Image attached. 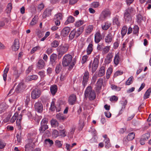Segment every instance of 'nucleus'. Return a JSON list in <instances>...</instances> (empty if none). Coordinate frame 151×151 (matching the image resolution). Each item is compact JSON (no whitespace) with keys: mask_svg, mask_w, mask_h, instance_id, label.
<instances>
[{"mask_svg":"<svg viewBox=\"0 0 151 151\" xmlns=\"http://www.w3.org/2000/svg\"><path fill=\"white\" fill-rule=\"evenodd\" d=\"M81 31L79 28H78L77 30L73 29L72 31L69 35V38L70 40L73 39L75 37L77 38L79 37L81 33Z\"/></svg>","mask_w":151,"mask_h":151,"instance_id":"obj_4","label":"nucleus"},{"mask_svg":"<svg viewBox=\"0 0 151 151\" xmlns=\"http://www.w3.org/2000/svg\"><path fill=\"white\" fill-rule=\"evenodd\" d=\"M56 118L59 120H64L65 118L63 116V114L60 113L56 115Z\"/></svg>","mask_w":151,"mask_h":151,"instance_id":"obj_48","label":"nucleus"},{"mask_svg":"<svg viewBox=\"0 0 151 151\" xmlns=\"http://www.w3.org/2000/svg\"><path fill=\"white\" fill-rule=\"evenodd\" d=\"M113 23L114 25H116L117 26H119L120 24L119 20V17L116 16L113 19Z\"/></svg>","mask_w":151,"mask_h":151,"instance_id":"obj_31","label":"nucleus"},{"mask_svg":"<svg viewBox=\"0 0 151 151\" xmlns=\"http://www.w3.org/2000/svg\"><path fill=\"white\" fill-rule=\"evenodd\" d=\"M6 145V143L2 139H0V149L4 148Z\"/></svg>","mask_w":151,"mask_h":151,"instance_id":"obj_61","label":"nucleus"},{"mask_svg":"<svg viewBox=\"0 0 151 151\" xmlns=\"http://www.w3.org/2000/svg\"><path fill=\"white\" fill-rule=\"evenodd\" d=\"M25 151H33V147L30 143L26 144L24 147Z\"/></svg>","mask_w":151,"mask_h":151,"instance_id":"obj_26","label":"nucleus"},{"mask_svg":"<svg viewBox=\"0 0 151 151\" xmlns=\"http://www.w3.org/2000/svg\"><path fill=\"white\" fill-rule=\"evenodd\" d=\"M55 145L58 148H60L63 145L62 142L58 140H56L55 141Z\"/></svg>","mask_w":151,"mask_h":151,"instance_id":"obj_56","label":"nucleus"},{"mask_svg":"<svg viewBox=\"0 0 151 151\" xmlns=\"http://www.w3.org/2000/svg\"><path fill=\"white\" fill-rule=\"evenodd\" d=\"M70 31V28L68 27L64 28L61 30V35L63 37L67 36Z\"/></svg>","mask_w":151,"mask_h":151,"instance_id":"obj_14","label":"nucleus"},{"mask_svg":"<svg viewBox=\"0 0 151 151\" xmlns=\"http://www.w3.org/2000/svg\"><path fill=\"white\" fill-rule=\"evenodd\" d=\"M9 70V67L8 66H7L4 70L3 75V79L5 81H6V80L7 73L8 72Z\"/></svg>","mask_w":151,"mask_h":151,"instance_id":"obj_36","label":"nucleus"},{"mask_svg":"<svg viewBox=\"0 0 151 151\" xmlns=\"http://www.w3.org/2000/svg\"><path fill=\"white\" fill-rule=\"evenodd\" d=\"M133 77L132 76L130 77L126 82L125 84L126 85H129L133 82L132 79Z\"/></svg>","mask_w":151,"mask_h":151,"instance_id":"obj_51","label":"nucleus"},{"mask_svg":"<svg viewBox=\"0 0 151 151\" xmlns=\"http://www.w3.org/2000/svg\"><path fill=\"white\" fill-rule=\"evenodd\" d=\"M13 70L14 71V75L16 78H18L19 76V74L18 73V70L16 67H14L13 68Z\"/></svg>","mask_w":151,"mask_h":151,"instance_id":"obj_42","label":"nucleus"},{"mask_svg":"<svg viewBox=\"0 0 151 151\" xmlns=\"http://www.w3.org/2000/svg\"><path fill=\"white\" fill-rule=\"evenodd\" d=\"M18 116V114L17 112H16L14 114V115L12 117L10 120V122L12 123H14L15 120L17 118Z\"/></svg>","mask_w":151,"mask_h":151,"instance_id":"obj_47","label":"nucleus"},{"mask_svg":"<svg viewBox=\"0 0 151 151\" xmlns=\"http://www.w3.org/2000/svg\"><path fill=\"white\" fill-rule=\"evenodd\" d=\"M41 95L40 90L38 89L33 90L31 93V97L32 99H35L38 98Z\"/></svg>","mask_w":151,"mask_h":151,"instance_id":"obj_9","label":"nucleus"},{"mask_svg":"<svg viewBox=\"0 0 151 151\" xmlns=\"http://www.w3.org/2000/svg\"><path fill=\"white\" fill-rule=\"evenodd\" d=\"M62 68V66L60 64H58L55 68V72L56 73L58 74L59 73L60 71Z\"/></svg>","mask_w":151,"mask_h":151,"instance_id":"obj_53","label":"nucleus"},{"mask_svg":"<svg viewBox=\"0 0 151 151\" xmlns=\"http://www.w3.org/2000/svg\"><path fill=\"white\" fill-rule=\"evenodd\" d=\"M102 39V36L100 32H97L95 35V41L96 43L99 42Z\"/></svg>","mask_w":151,"mask_h":151,"instance_id":"obj_15","label":"nucleus"},{"mask_svg":"<svg viewBox=\"0 0 151 151\" xmlns=\"http://www.w3.org/2000/svg\"><path fill=\"white\" fill-rule=\"evenodd\" d=\"M99 6V3L98 2L95 1L92 3L91 4V6L92 7L96 8Z\"/></svg>","mask_w":151,"mask_h":151,"instance_id":"obj_57","label":"nucleus"},{"mask_svg":"<svg viewBox=\"0 0 151 151\" xmlns=\"http://www.w3.org/2000/svg\"><path fill=\"white\" fill-rule=\"evenodd\" d=\"M124 18L126 21L129 22L131 20L132 16L127 12L125 11L124 15Z\"/></svg>","mask_w":151,"mask_h":151,"instance_id":"obj_24","label":"nucleus"},{"mask_svg":"<svg viewBox=\"0 0 151 151\" xmlns=\"http://www.w3.org/2000/svg\"><path fill=\"white\" fill-rule=\"evenodd\" d=\"M6 109V107L5 105L3 104L0 105V114L4 112Z\"/></svg>","mask_w":151,"mask_h":151,"instance_id":"obj_63","label":"nucleus"},{"mask_svg":"<svg viewBox=\"0 0 151 151\" xmlns=\"http://www.w3.org/2000/svg\"><path fill=\"white\" fill-rule=\"evenodd\" d=\"M84 94L85 98H88L90 101L93 100L96 97V93L91 86H88L86 88Z\"/></svg>","mask_w":151,"mask_h":151,"instance_id":"obj_2","label":"nucleus"},{"mask_svg":"<svg viewBox=\"0 0 151 151\" xmlns=\"http://www.w3.org/2000/svg\"><path fill=\"white\" fill-rule=\"evenodd\" d=\"M151 93V88H149L146 92L144 96V99H146L149 98L150 94Z\"/></svg>","mask_w":151,"mask_h":151,"instance_id":"obj_41","label":"nucleus"},{"mask_svg":"<svg viewBox=\"0 0 151 151\" xmlns=\"http://www.w3.org/2000/svg\"><path fill=\"white\" fill-rule=\"evenodd\" d=\"M62 127H63L62 126H60L59 127L58 129L59 130V134L60 136L64 137L66 136L67 134L66 130L65 129H63V128H62Z\"/></svg>","mask_w":151,"mask_h":151,"instance_id":"obj_21","label":"nucleus"},{"mask_svg":"<svg viewBox=\"0 0 151 151\" xmlns=\"http://www.w3.org/2000/svg\"><path fill=\"white\" fill-rule=\"evenodd\" d=\"M59 45V43L58 41L55 40L53 41L51 43V46L53 47H57Z\"/></svg>","mask_w":151,"mask_h":151,"instance_id":"obj_54","label":"nucleus"},{"mask_svg":"<svg viewBox=\"0 0 151 151\" xmlns=\"http://www.w3.org/2000/svg\"><path fill=\"white\" fill-rule=\"evenodd\" d=\"M68 44L59 46L57 48L58 55L62 56L68 51Z\"/></svg>","mask_w":151,"mask_h":151,"instance_id":"obj_3","label":"nucleus"},{"mask_svg":"<svg viewBox=\"0 0 151 151\" xmlns=\"http://www.w3.org/2000/svg\"><path fill=\"white\" fill-rule=\"evenodd\" d=\"M38 74L40 77L41 80H43L45 76V71L43 70L40 71L38 72Z\"/></svg>","mask_w":151,"mask_h":151,"instance_id":"obj_49","label":"nucleus"},{"mask_svg":"<svg viewBox=\"0 0 151 151\" xmlns=\"http://www.w3.org/2000/svg\"><path fill=\"white\" fill-rule=\"evenodd\" d=\"M115 32L111 31L106 36L104 40L105 42L108 43L111 42L114 39Z\"/></svg>","mask_w":151,"mask_h":151,"instance_id":"obj_6","label":"nucleus"},{"mask_svg":"<svg viewBox=\"0 0 151 151\" xmlns=\"http://www.w3.org/2000/svg\"><path fill=\"white\" fill-rule=\"evenodd\" d=\"M38 19V16H35L30 22V25L32 26L36 24L37 22Z\"/></svg>","mask_w":151,"mask_h":151,"instance_id":"obj_37","label":"nucleus"},{"mask_svg":"<svg viewBox=\"0 0 151 151\" xmlns=\"http://www.w3.org/2000/svg\"><path fill=\"white\" fill-rule=\"evenodd\" d=\"M103 80L102 78L99 79L96 84L95 91L97 93H99L102 88Z\"/></svg>","mask_w":151,"mask_h":151,"instance_id":"obj_7","label":"nucleus"},{"mask_svg":"<svg viewBox=\"0 0 151 151\" xmlns=\"http://www.w3.org/2000/svg\"><path fill=\"white\" fill-rule=\"evenodd\" d=\"M118 100V97L115 96H113L110 98V100L111 101H116Z\"/></svg>","mask_w":151,"mask_h":151,"instance_id":"obj_62","label":"nucleus"},{"mask_svg":"<svg viewBox=\"0 0 151 151\" xmlns=\"http://www.w3.org/2000/svg\"><path fill=\"white\" fill-rule=\"evenodd\" d=\"M52 10L49 8H47L44 12L42 14V17L43 18H45L47 17H49L51 15Z\"/></svg>","mask_w":151,"mask_h":151,"instance_id":"obj_19","label":"nucleus"},{"mask_svg":"<svg viewBox=\"0 0 151 151\" xmlns=\"http://www.w3.org/2000/svg\"><path fill=\"white\" fill-rule=\"evenodd\" d=\"M112 70L111 68H108L106 73V78L108 79L110 76L112 72Z\"/></svg>","mask_w":151,"mask_h":151,"instance_id":"obj_45","label":"nucleus"},{"mask_svg":"<svg viewBox=\"0 0 151 151\" xmlns=\"http://www.w3.org/2000/svg\"><path fill=\"white\" fill-rule=\"evenodd\" d=\"M99 62H97L96 61H93L92 65L91 62H90L89 65L88 67L89 69L91 68L92 72L94 73L97 69Z\"/></svg>","mask_w":151,"mask_h":151,"instance_id":"obj_10","label":"nucleus"},{"mask_svg":"<svg viewBox=\"0 0 151 151\" xmlns=\"http://www.w3.org/2000/svg\"><path fill=\"white\" fill-rule=\"evenodd\" d=\"M38 78L37 76L35 75H33L31 76H29L27 77V79L29 81L32 80H36Z\"/></svg>","mask_w":151,"mask_h":151,"instance_id":"obj_44","label":"nucleus"},{"mask_svg":"<svg viewBox=\"0 0 151 151\" xmlns=\"http://www.w3.org/2000/svg\"><path fill=\"white\" fill-rule=\"evenodd\" d=\"M19 40L18 39H15L14 41V44L12 47V49L13 50L16 51L19 48Z\"/></svg>","mask_w":151,"mask_h":151,"instance_id":"obj_17","label":"nucleus"},{"mask_svg":"<svg viewBox=\"0 0 151 151\" xmlns=\"http://www.w3.org/2000/svg\"><path fill=\"white\" fill-rule=\"evenodd\" d=\"M73 57L71 55L67 54L63 57L62 60V65L63 66H68V69L71 70L74 67L76 61L74 59L73 60Z\"/></svg>","mask_w":151,"mask_h":151,"instance_id":"obj_1","label":"nucleus"},{"mask_svg":"<svg viewBox=\"0 0 151 151\" xmlns=\"http://www.w3.org/2000/svg\"><path fill=\"white\" fill-rule=\"evenodd\" d=\"M119 54L118 53L115 55L114 60V64L116 66L119 64Z\"/></svg>","mask_w":151,"mask_h":151,"instance_id":"obj_27","label":"nucleus"},{"mask_svg":"<svg viewBox=\"0 0 151 151\" xmlns=\"http://www.w3.org/2000/svg\"><path fill=\"white\" fill-rule=\"evenodd\" d=\"M135 137V133L134 132H132L129 133L127 136V138L124 139V142L125 141L126 142L127 141L126 140L127 139L128 141H130L133 140Z\"/></svg>","mask_w":151,"mask_h":151,"instance_id":"obj_23","label":"nucleus"},{"mask_svg":"<svg viewBox=\"0 0 151 151\" xmlns=\"http://www.w3.org/2000/svg\"><path fill=\"white\" fill-rule=\"evenodd\" d=\"M111 15L110 12L108 10H103L101 12L99 18L101 20L104 21L108 17H109Z\"/></svg>","mask_w":151,"mask_h":151,"instance_id":"obj_5","label":"nucleus"},{"mask_svg":"<svg viewBox=\"0 0 151 151\" xmlns=\"http://www.w3.org/2000/svg\"><path fill=\"white\" fill-rule=\"evenodd\" d=\"M55 99L53 100L51 103L50 109L52 111H55L56 109V107L55 105Z\"/></svg>","mask_w":151,"mask_h":151,"instance_id":"obj_40","label":"nucleus"},{"mask_svg":"<svg viewBox=\"0 0 151 151\" xmlns=\"http://www.w3.org/2000/svg\"><path fill=\"white\" fill-rule=\"evenodd\" d=\"M57 58V55L55 54L51 55L50 58V63L53 65L55 63V61Z\"/></svg>","mask_w":151,"mask_h":151,"instance_id":"obj_22","label":"nucleus"},{"mask_svg":"<svg viewBox=\"0 0 151 151\" xmlns=\"http://www.w3.org/2000/svg\"><path fill=\"white\" fill-rule=\"evenodd\" d=\"M52 126L55 127H57L58 125V123L57 121L55 119H52L50 122Z\"/></svg>","mask_w":151,"mask_h":151,"instance_id":"obj_39","label":"nucleus"},{"mask_svg":"<svg viewBox=\"0 0 151 151\" xmlns=\"http://www.w3.org/2000/svg\"><path fill=\"white\" fill-rule=\"evenodd\" d=\"M93 50V45L92 43H90L88 45L87 49L86 50V52L87 54L89 55L91 54Z\"/></svg>","mask_w":151,"mask_h":151,"instance_id":"obj_28","label":"nucleus"},{"mask_svg":"<svg viewBox=\"0 0 151 151\" xmlns=\"http://www.w3.org/2000/svg\"><path fill=\"white\" fill-rule=\"evenodd\" d=\"M63 17V15L60 13H59L55 15L54 17V19L60 20L62 19Z\"/></svg>","mask_w":151,"mask_h":151,"instance_id":"obj_38","label":"nucleus"},{"mask_svg":"<svg viewBox=\"0 0 151 151\" xmlns=\"http://www.w3.org/2000/svg\"><path fill=\"white\" fill-rule=\"evenodd\" d=\"M111 88L112 89L116 91H119L120 90L121 88L115 85L112 84L111 85Z\"/></svg>","mask_w":151,"mask_h":151,"instance_id":"obj_59","label":"nucleus"},{"mask_svg":"<svg viewBox=\"0 0 151 151\" xmlns=\"http://www.w3.org/2000/svg\"><path fill=\"white\" fill-rule=\"evenodd\" d=\"M74 21V18L72 16H70L68 17L67 20L65 22V24L67 25L69 23H73Z\"/></svg>","mask_w":151,"mask_h":151,"instance_id":"obj_35","label":"nucleus"},{"mask_svg":"<svg viewBox=\"0 0 151 151\" xmlns=\"http://www.w3.org/2000/svg\"><path fill=\"white\" fill-rule=\"evenodd\" d=\"M111 24L110 23L106 22L104 24H102V28L104 30H106L108 29L111 26Z\"/></svg>","mask_w":151,"mask_h":151,"instance_id":"obj_34","label":"nucleus"},{"mask_svg":"<svg viewBox=\"0 0 151 151\" xmlns=\"http://www.w3.org/2000/svg\"><path fill=\"white\" fill-rule=\"evenodd\" d=\"M76 98L75 95L72 94L69 97L68 99V102L70 105L74 104L76 101Z\"/></svg>","mask_w":151,"mask_h":151,"instance_id":"obj_13","label":"nucleus"},{"mask_svg":"<svg viewBox=\"0 0 151 151\" xmlns=\"http://www.w3.org/2000/svg\"><path fill=\"white\" fill-rule=\"evenodd\" d=\"M35 110L39 113L41 112L43 109V107L42 104L39 101H38L35 103Z\"/></svg>","mask_w":151,"mask_h":151,"instance_id":"obj_12","label":"nucleus"},{"mask_svg":"<svg viewBox=\"0 0 151 151\" xmlns=\"http://www.w3.org/2000/svg\"><path fill=\"white\" fill-rule=\"evenodd\" d=\"M113 55L112 53H109L105 59V62L106 64H109L112 61Z\"/></svg>","mask_w":151,"mask_h":151,"instance_id":"obj_18","label":"nucleus"},{"mask_svg":"<svg viewBox=\"0 0 151 151\" xmlns=\"http://www.w3.org/2000/svg\"><path fill=\"white\" fill-rule=\"evenodd\" d=\"M125 11L128 13L129 14H130L132 16L134 15L135 13V11L134 9L132 7H129Z\"/></svg>","mask_w":151,"mask_h":151,"instance_id":"obj_25","label":"nucleus"},{"mask_svg":"<svg viewBox=\"0 0 151 151\" xmlns=\"http://www.w3.org/2000/svg\"><path fill=\"white\" fill-rule=\"evenodd\" d=\"M48 128V126L47 124H41V127L39 130L40 132L43 133Z\"/></svg>","mask_w":151,"mask_h":151,"instance_id":"obj_32","label":"nucleus"},{"mask_svg":"<svg viewBox=\"0 0 151 151\" xmlns=\"http://www.w3.org/2000/svg\"><path fill=\"white\" fill-rule=\"evenodd\" d=\"M127 27L126 26H123L121 31V34L122 37H123L126 34L127 31Z\"/></svg>","mask_w":151,"mask_h":151,"instance_id":"obj_50","label":"nucleus"},{"mask_svg":"<svg viewBox=\"0 0 151 151\" xmlns=\"http://www.w3.org/2000/svg\"><path fill=\"white\" fill-rule=\"evenodd\" d=\"M104 141L105 143V147L106 148H109L110 146L109 139V138H106V139H105Z\"/></svg>","mask_w":151,"mask_h":151,"instance_id":"obj_55","label":"nucleus"},{"mask_svg":"<svg viewBox=\"0 0 151 151\" xmlns=\"http://www.w3.org/2000/svg\"><path fill=\"white\" fill-rule=\"evenodd\" d=\"M45 62L42 59L39 60L37 64V69L41 70L43 69L45 67Z\"/></svg>","mask_w":151,"mask_h":151,"instance_id":"obj_16","label":"nucleus"},{"mask_svg":"<svg viewBox=\"0 0 151 151\" xmlns=\"http://www.w3.org/2000/svg\"><path fill=\"white\" fill-rule=\"evenodd\" d=\"M44 145H47L49 143L50 145V146H52L53 144V141L50 139H45L44 142Z\"/></svg>","mask_w":151,"mask_h":151,"instance_id":"obj_43","label":"nucleus"},{"mask_svg":"<svg viewBox=\"0 0 151 151\" xmlns=\"http://www.w3.org/2000/svg\"><path fill=\"white\" fill-rule=\"evenodd\" d=\"M88 57V56L87 55L83 56L82 58V63H85L87 61Z\"/></svg>","mask_w":151,"mask_h":151,"instance_id":"obj_60","label":"nucleus"},{"mask_svg":"<svg viewBox=\"0 0 151 151\" xmlns=\"http://www.w3.org/2000/svg\"><path fill=\"white\" fill-rule=\"evenodd\" d=\"M26 86L22 82L19 83L16 87L15 91L17 93L22 92L25 89Z\"/></svg>","mask_w":151,"mask_h":151,"instance_id":"obj_8","label":"nucleus"},{"mask_svg":"<svg viewBox=\"0 0 151 151\" xmlns=\"http://www.w3.org/2000/svg\"><path fill=\"white\" fill-rule=\"evenodd\" d=\"M139 27L137 25H135L133 28V33L134 34L137 33L139 31Z\"/></svg>","mask_w":151,"mask_h":151,"instance_id":"obj_64","label":"nucleus"},{"mask_svg":"<svg viewBox=\"0 0 151 151\" xmlns=\"http://www.w3.org/2000/svg\"><path fill=\"white\" fill-rule=\"evenodd\" d=\"M150 136V134L149 133H147L142 135L141 138L143 139L146 140L149 138Z\"/></svg>","mask_w":151,"mask_h":151,"instance_id":"obj_58","label":"nucleus"},{"mask_svg":"<svg viewBox=\"0 0 151 151\" xmlns=\"http://www.w3.org/2000/svg\"><path fill=\"white\" fill-rule=\"evenodd\" d=\"M105 73V68L104 66L101 67L100 69L98 74L99 77H101L104 75Z\"/></svg>","mask_w":151,"mask_h":151,"instance_id":"obj_29","label":"nucleus"},{"mask_svg":"<svg viewBox=\"0 0 151 151\" xmlns=\"http://www.w3.org/2000/svg\"><path fill=\"white\" fill-rule=\"evenodd\" d=\"M52 136L54 138H56L59 136V132L57 130L55 129L52 133Z\"/></svg>","mask_w":151,"mask_h":151,"instance_id":"obj_52","label":"nucleus"},{"mask_svg":"<svg viewBox=\"0 0 151 151\" xmlns=\"http://www.w3.org/2000/svg\"><path fill=\"white\" fill-rule=\"evenodd\" d=\"M24 100L26 105H27L30 101L29 94H27L24 95Z\"/></svg>","mask_w":151,"mask_h":151,"instance_id":"obj_33","label":"nucleus"},{"mask_svg":"<svg viewBox=\"0 0 151 151\" xmlns=\"http://www.w3.org/2000/svg\"><path fill=\"white\" fill-rule=\"evenodd\" d=\"M93 26L92 25L88 26L86 29V32L87 34H90L92 31Z\"/></svg>","mask_w":151,"mask_h":151,"instance_id":"obj_30","label":"nucleus"},{"mask_svg":"<svg viewBox=\"0 0 151 151\" xmlns=\"http://www.w3.org/2000/svg\"><path fill=\"white\" fill-rule=\"evenodd\" d=\"M84 23V21L83 20H80L76 22L75 26L76 27H78L83 24Z\"/></svg>","mask_w":151,"mask_h":151,"instance_id":"obj_46","label":"nucleus"},{"mask_svg":"<svg viewBox=\"0 0 151 151\" xmlns=\"http://www.w3.org/2000/svg\"><path fill=\"white\" fill-rule=\"evenodd\" d=\"M89 73L87 71H85L83 77L82 84L85 87L87 84L89 78Z\"/></svg>","mask_w":151,"mask_h":151,"instance_id":"obj_11","label":"nucleus"},{"mask_svg":"<svg viewBox=\"0 0 151 151\" xmlns=\"http://www.w3.org/2000/svg\"><path fill=\"white\" fill-rule=\"evenodd\" d=\"M50 91L52 95L54 96L58 90L57 86L56 85H52L50 88Z\"/></svg>","mask_w":151,"mask_h":151,"instance_id":"obj_20","label":"nucleus"}]
</instances>
